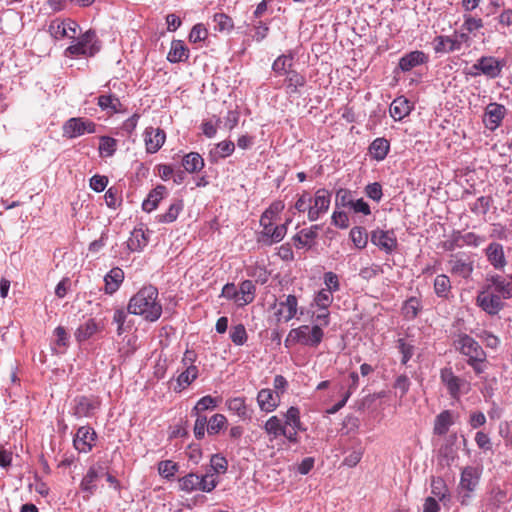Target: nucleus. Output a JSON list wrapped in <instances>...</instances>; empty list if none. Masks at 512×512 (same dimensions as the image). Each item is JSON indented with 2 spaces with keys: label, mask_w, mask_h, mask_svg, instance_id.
<instances>
[{
  "label": "nucleus",
  "mask_w": 512,
  "mask_h": 512,
  "mask_svg": "<svg viewBox=\"0 0 512 512\" xmlns=\"http://www.w3.org/2000/svg\"><path fill=\"white\" fill-rule=\"evenodd\" d=\"M487 282L486 285H492L493 292L501 295L503 299L512 297V280L507 282L500 275H492L487 278Z\"/></svg>",
  "instance_id": "nucleus-20"
},
{
  "label": "nucleus",
  "mask_w": 512,
  "mask_h": 512,
  "mask_svg": "<svg viewBox=\"0 0 512 512\" xmlns=\"http://www.w3.org/2000/svg\"><path fill=\"white\" fill-rule=\"evenodd\" d=\"M371 242L387 254L392 253V251L397 247V240L394 237L393 232L380 229L372 231Z\"/></svg>",
  "instance_id": "nucleus-14"
},
{
  "label": "nucleus",
  "mask_w": 512,
  "mask_h": 512,
  "mask_svg": "<svg viewBox=\"0 0 512 512\" xmlns=\"http://www.w3.org/2000/svg\"><path fill=\"white\" fill-rule=\"evenodd\" d=\"M64 135L69 138H75L84 133H95L96 125L94 122L84 118H70L63 126Z\"/></svg>",
  "instance_id": "nucleus-9"
},
{
  "label": "nucleus",
  "mask_w": 512,
  "mask_h": 512,
  "mask_svg": "<svg viewBox=\"0 0 512 512\" xmlns=\"http://www.w3.org/2000/svg\"><path fill=\"white\" fill-rule=\"evenodd\" d=\"M210 465H211V469L214 472L213 474L225 473L228 468V462H227L226 458L219 454L212 455V457L210 459ZM214 476L217 477L216 475H214Z\"/></svg>",
  "instance_id": "nucleus-54"
},
{
  "label": "nucleus",
  "mask_w": 512,
  "mask_h": 512,
  "mask_svg": "<svg viewBox=\"0 0 512 512\" xmlns=\"http://www.w3.org/2000/svg\"><path fill=\"white\" fill-rule=\"evenodd\" d=\"M196 417L194 425V435L197 439H202L205 435V429L208 426L207 418L204 415H194Z\"/></svg>",
  "instance_id": "nucleus-59"
},
{
  "label": "nucleus",
  "mask_w": 512,
  "mask_h": 512,
  "mask_svg": "<svg viewBox=\"0 0 512 512\" xmlns=\"http://www.w3.org/2000/svg\"><path fill=\"white\" fill-rule=\"evenodd\" d=\"M332 292L321 290L315 297L316 304L323 310H326L332 302Z\"/></svg>",
  "instance_id": "nucleus-63"
},
{
  "label": "nucleus",
  "mask_w": 512,
  "mask_h": 512,
  "mask_svg": "<svg viewBox=\"0 0 512 512\" xmlns=\"http://www.w3.org/2000/svg\"><path fill=\"white\" fill-rule=\"evenodd\" d=\"M100 471H102L101 467H90L80 483L81 490L87 492L89 496L96 490V481L100 477Z\"/></svg>",
  "instance_id": "nucleus-25"
},
{
  "label": "nucleus",
  "mask_w": 512,
  "mask_h": 512,
  "mask_svg": "<svg viewBox=\"0 0 512 512\" xmlns=\"http://www.w3.org/2000/svg\"><path fill=\"white\" fill-rule=\"evenodd\" d=\"M167 189L163 185H158L156 188L150 191L148 197L143 201L142 208L146 212L155 210L159 202L163 199Z\"/></svg>",
  "instance_id": "nucleus-24"
},
{
  "label": "nucleus",
  "mask_w": 512,
  "mask_h": 512,
  "mask_svg": "<svg viewBox=\"0 0 512 512\" xmlns=\"http://www.w3.org/2000/svg\"><path fill=\"white\" fill-rule=\"evenodd\" d=\"M428 61V56L422 51H412L403 56L399 61V67L402 71H410L414 67L424 64Z\"/></svg>",
  "instance_id": "nucleus-21"
},
{
  "label": "nucleus",
  "mask_w": 512,
  "mask_h": 512,
  "mask_svg": "<svg viewBox=\"0 0 512 512\" xmlns=\"http://www.w3.org/2000/svg\"><path fill=\"white\" fill-rule=\"evenodd\" d=\"M124 280V272L119 267L112 268L104 277L105 293L113 294L116 292Z\"/></svg>",
  "instance_id": "nucleus-22"
},
{
  "label": "nucleus",
  "mask_w": 512,
  "mask_h": 512,
  "mask_svg": "<svg viewBox=\"0 0 512 512\" xmlns=\"http://www.w3.org/2000/svg\"><path fill=\"white\" fill-rule=\"evenodd\" d=\"M166 134L160 128H147L145 130V144L148 153H156L164 144Z\"/></svg>",
  "instance_id": "nucleus-17"
},
{
  "label": "nucleus",
  "mask_w": 512,
  "mask_h": 512,
  "mask_svg": "<svg viewBox=\"0 0 512 512\" xmlns=\"http://www.w3.org/2000/svg\"><path fill=\"white\" fill-rule=\"evenodd\" d=\"M458 346L460 352L469 357L468 363L472 367H475V363L482 362L484 360L485 353L482 347L469 335L465 334L460 336Z\"/></svg>",
  "instance_id": "nucleus-6"
},
{
  "label": "nucleus",
  "mask_w": 512,
  "mask_h": 512,
  "mask_svg": "<svg viewBox=\"0 0 512 512\" xmlns=\"http://www.w3.org/2000/svg\"><path fill=\"white\" fill-rule=\"evenodd\" d=\"M207 30L202 24H196L190 31L189 40L193 43L203 41L207 37Z\"/></svg>",
  "instance_id": "nucleus-61"
},
{
  "label": "nucleus",
  "mask_w": 512,
  "mask_h": 512,
  "mask_svg": "<svg viewBox=\"0 0 512 512\" xmlns=\"http://www.w3.org/2000/svg\"><path fill=\"white\" fill-rule=\"evenodd\" d=\"M398 349L402 354L401 363L406 364L414 353V346L405 342L404 339L398 340Z\"/></svg>",
  "instance_id": "nucleus-60"
},
{
  "label": "nucleus",
  "mask_w": 512,
  "mask_h": 512,
  "mask_svg": "<svg viewBox=\"0 0 512 512\" xmlns=\"http://www.w3.org/2000/svg\"><path fill=\"white\" fill-rule=\"evenodd\" d=\"M441 380L447 386L451 396L455 397L458 395L460 379L453 374L450 368H444L441 370Z\"/></svg>",
  "instance_id": "nucleus-31"
},
{
  "label": "nucleus",
  "mask_w": 512,
  "mask_h": 512,
  "mask_svg": "<svg viewBox=\"0 0 512 512\" xmlns=\"http://www.w3.org/2000/svg\"><path fill=\"white\" fill-rule=\"evenodd\" d=\"M451 290V282L448 276L438 275L434 280V291L438 297L447 298Z\"/></svg>",
  "instance_id": "nucleus-38"
},
{
  "label": "nucleus",
  "mask_w": 512,
  "mask_h": 512,
  "mask_svg": "<svg viewBox=\"0 0 512 512\" xmlns=\"http://www.w3.org/2000/svg\"><path fill=\"white\" fill-rule=\"evenodd\" d=\"M486 256L489 263L497 270H502L507 262L503 246L498 242H492L486 248Z\"/></svg>",
  "instance_id": "nucleus-18"
},
{
  "label": "nucleus",
  "mask_w": 512,
  "mask_h": 512,
  "mask_svg": "<svg viewBox=\"0 0 512 512\" xmlns=\"http://www.w3.org/2000/svg\"><path fill=\"white\" fill-rule=\"evenodd\" d=\"M505 114V106L494 102L488 104L483 116V123L485 127L494 131L501 124Z\"/></svg>",
  "instance_id": "nucleus-11"
},
{
  "label": "nucleus",
  "mask_w": 512,
  "mask_h": 512,
  "mask_svg": "<svg viewBox=\"0 0 512 512\" xmlns=\"http://www.w3.org/2000/svg\"><path fill=\"white\" fill-rule=\"evenodd\" d=\"M431 492L433 495L438 497L441 501H443L446 498L448 489H447L446 484L442 478L438 477V478L432 479Z\"/></svg>",
  "instance_id": "nucleus-53"
},
{
  "label": "nucleus",
  "mask_w": 512,
  "mask_h": 512,
  "mask_svg": "<svg viewBox=\"0 0 512 512\" xmlns=\"http://www.w3.org/2000/svg\"><path fill=\"white\" fill-rule=\"evenodd\" d=\"M130 314L142 316L146 321L154 322L162 314V305L158 301V290L152 285L140 289L129 301Z\"/></svg>",
  "instance_id": "nucleus-1"
},
{
  "label": "nucleus",
  "mask_w": 512,
  "mask_h": 512,
  "mask_svg": "<svg viewBox=\"0 0 512 512\" xmlns=\"http://www.w3.org/2000/svg\"><path fill=\"white\" fill-rule=\"evenodd\" d=\"M292 56L290 55H281L279 56L273 63L272 65V69L274 72L278 73V74H288V71L289 70H292L291 69V66H292Z\"/></svg>",
  "instance_id": "nucleus-43"
},
{
  "label": "nucleus",
  "mask_w": 512,
  "mask_h": 512,
  "mask_svg": "<svg viewBox=\"0 0 512 512\" xmlns=\"http://www.w3.org/2000/svg\"><path fill=\"white\" fill-rule=\"evenodd\" d=\"M330 205V193L325 189H319L315 193L314 204L308 207V219L315 221L325 213Z\"/></svg>",
  "instance_id": "nucleus-12"
},
{
  "label": "nucleus",
  "mask_w": 512,
  "mask_h": 512,
  "mask_svg": "<svg viewBox=\"0 0 512 512\" xmlns=\"http://www.w3.org/2000/svg\"><path fill=\"white\" fill-rule=\"evenodd\" d=\"M230 338L235 345L241 346L247 341V333L244 325L233 326L230 331Z\"/></svg>",
  "instance_id": "nucleus-51"
},
{
  "label": "nucleus",
  "mask_w": 512,
  "mask_h": 512,
  "mask_svg": "<svg viewBox=\"0 0 512 512\" xmlns=\"http://www.w3.org/2000/svg\"><path fill=\"white\" fill-rule=\"evenodd\" d=\"M182 165L189 173H194L204 167V160L197 152H190L183 157Z\"/></svg>",
  "instance_id": "nucleus-30"
},
{
  "label": "nucleus",
  "mask_w": 512,
  "mask_h": 512,
  "mask_svg": "<svg viewBox=\"0 0 512 512\" xmlns=\"http://www.w3.org/2000/svg\"><path fill=\"white\" fill-rule=\"evenodd\" d=\"M452 274L462 278H469L473 272V261L454 258L449 261Z\"/></svg>",
  "instance_id": "nucleus-23"
},
{
  "label": "nucleus",
  "mask_w": 512,
  "mask_h": 512,
  "mask_svg": "<svg viewBox=\"0 0 512 512\" xmlns=\"http://www.w3.org/2000/svg\"><path fill=\"white\" fill-rule=\"evenodd\" d=\"M410 111V102L404 97L396 98L390 105V114L395 120L403 119Z\"/></svg>",
  "instance_id": "nucleus-28"
},
{
  "label": "nucleus",
  "mask_w": 512,
  "mask_h": 512,
  "mask_svg": "<svg viewBox=\"0 0 512 512\" xmlns=\"http://www.w3.org/2000/svg\"><path fill=\"white\" fill-rule=\"evenodd\" d=\"M255 285L251 280H245L239 287V306L247 305L253 302L255 298Z\"/></svg>",
  "instance_id": "nucleus-32"
},
{
  "label": "nucleus",
  "mask_w": 512,
  "mask_h": 512,
  "mask_svg": "<svg viewBox=\"0 0 512 512\" xmlns=\"http://www.w3.org/2000/svg\"><path fill=\"white\" fill-rule=\"evenodd\" d=\"M435 41L437 42L435 46V51L437 53L453 52L455 50H459L461 46V43L459 41L453 40L445 36H438L436 37Z\"/></svg>",
  "instance_id": "nucleus-36"
},
{
  "label": "nucleus",
  "mask_w": 512,
  "mask_h": 512,
  "mask_svg": "<svg viewBox=\"0 0 512 512\" xmlns=\"http://www.w3.org/2000/svg\"><path fill=\"white\" fill-rule=\"evenodd\" d=\"M116 140L108 136L100 138L99 151L105 156H112L115 152Z\"/></svg>",
  "instance_id": "nucleus-55"
},
{
  "label": "nucleus",
  "mask_w": 512,
  "mask_h": 512,
  "mask_svg": "<svg viewBox=\"0 0 512 512\" xmlns=\"http://www.w3.org/2000/svg\"><path fill=\"white\" fill-rule=\"evenodd\" d=\"M265 431L268 434L277 437L281 434H285V426H283L277 416L270 417L265 423Z\"/></svg>",
  "instance_id": "nucleus-48"
},
{
  "label": "nucleus",
  "mask_w": 512,
  "mask_h": 512,
  "mask_svg": "<svg viewBox=\"0 0 512 512\" xmlns=\"http://www.w3.org/2000/svg\"><path fill=\"white\" fill-rule=\"evenodd\" d=\"M183 201L182 200H176L174 203H172L168 209V211L164 214H161L158 216V222L160 223H172L174 222L180 211L183 209Z\"/></svg>",
  "instance_id": "nucleus-39"
},
{
  "label": "nucleus",
  "mask_w": 512,
  "mask_h": 512,
  "mask_svg": "<svg viewBox=\"0 0 512 512\" xmlns=\"http://www.w3.org/2000/svg\"><path fill=\"white\" fill-rule=\"evenodd\" d=\"M217 402V399L210 395L204 396L198 400L191 411V415H198L201 414L202 411L214 409L217 406Z\"/></svg>",
  "instance_id": "nucleus-44"
},
{
  "label": "nucleus",
  "mask_w": 512,
  "mask_h": 512,
  "mask_svg": "<svg viewBox=\"0 0 512 512\" xmlns=\"http://www.w3.org/2000/svg\"><path fill=\"white\" fill-rule=\"evenodd\" d=\"M353 197L351 191L347 189H339L336 193V205L342 207H351L353 203Z\"/></svg>",
  "instance_id": "nucleus-58"
},
{
  "label": "nucleus",
  "mask_w": 512,
  "mask_h": 512,
  "mask_svg": "<svg viewBox=\"0 0 512 512\" xmlns=\"http://www.w3.org/2000/svg\"><path fill=\"white\" fill-rule=\"evenodd\" d=\"M98 105L102 110L111 109L113 112H118L121 105L120 100L115 95H101L98 97Z\"/></svg>",
  "instance_id": "nucleus-46"
},
{
  "label": "nucleus",
  "mask_w": 512,
  "mask_h": 512,
  "mask_svg": "<svg viewBox=\"0 0 512 512\" xmlns=\"http://www.w3.org/2000/svg\"><path fill=\"white\" fill-rule=\"evenodd\" d=\"M503 67V61L492 56H483L473 64L472 68L478 72L472 73V75L476 76L481 72L485 76L494 79L500 76Z\"/></svg>",
  "instance_id": "nucleus-8"
},
{
  "label": "nucleus",
  "mask_w": 512,
  "mask_h": 512,
  "mask_svg": "<svg viewBox=\"0 0 512 512\" xmlns=\"http://www.w3.org/2000/svg\"><path fill=\"white\" fill-rule=\"evenodd\" d=\"M257 402L262 411L272 412L279 405V395L271 389H261L257 395Z\"/></svg>",
  "instance_id": "nucleus-19"
},
{
  "label": "nucleus",
  "mask_w": 512,
  "mask_h": 512,
  "mask_svg": "<svg viewBox=\"0 0 512 512\" xmlns=\"http://www.w3.org/2000/svg\"><path fill=\"white\" fill-rule=\"evenodd\" d=\"M402 310L405 318L410 320L416 318L421 310L420 300L416 297H410L405 301Z\"/></svg>",
  "instance_id": "nucleus-41"
},
{
  "label": "nucleus",
  "mask_w": 512,
  "mask_h": 512,
  "mask_svg": "<svg viewBox=\"0 0 512 512\" xmlns=\"http://www.w3.org/2000/svg\"><path fill=\"white\" fill-rule=\"evenodd\" d=\"M215 29L220 32H229L233 28L232 19L224 13H216L213 17Z\"/></svg>",
  "instance_id": "nucleus-47"
},
{
  "label": "nucleus",
  "mask_w": 512,
  "mask_h": 512,
  "mask_svg": "<svg viewBox=\"0 0 512 512\" xmlns=\"http://www.w3.org/2000/svg\"><path fill=\"white\" fill-rule=\"evenodd\" d=\"M285 424L290 425L293 427V429H300L301 428V421H300V412L299 409L296 407H290L286 414H285Z\"/></svg>",
  "instance_id": "nucleus-56"
},
{
  "label": "nucleus",
  "mask_w": 512,
  "mask_h": 512,
  "mask_svg": "<svg viewBox=\"0 0 512 512\" xmlns=\"http://www.w3.org/2000/svg\"><path fill=\"white\" fill-rule=\"evenodd\" d=\"M235 144L232 141H222L217 144L216 151L213 153L211 152V155L214 156L217 154L221 158H225L229 155H231L234 152Z\"/></svg>",
  "instance_id": "nucleus-57"
},
{
  "label": "nucleus",
  "mask_w": 512,
  "mask_h": 512,
  "mask_svg": "<svg viewBox=\"0 0 512 512\" xmlns=\"http://www.w3.org/2000/svg\"><path fill=\"white\" fill-rule=\"evenodd\" d=\"M350 237L354 245L359 248L363 249L367 245L368 241V235L363 227H353L350 231Z\"/></svg>",
  "instance_id": "nucleus-42"
},
{
  "label": "nucleus",
  "mask_w": 512,
  "mask_h": 512,
  "mask_svg": "<svg viewBox=\"0 0 512 512\" xmlns=\"http://www.w3.org/2000/svg\"><path fill=\"white\" fill-rule=\"evenodd\" d=\"M381 272H382V269L379 265H371V266L362 268L359 272V276L362 279L369 281V280L375 278Z\"/></svg>",
  "instance_id": "nucleus-62"
},
{
  "label": "nucleus",
  "mask_w": 512,
  "mask_h": 512,
  "mask_svg": "<svg viewBox=\"0 0 512 512\" xmlns=\"http://www.w3.org/2000/svg\"><path fill=\"white\" fill-rule=\"evenodd\" d=\"M366 195L372 200L379 201L382 197V187L379 183L368 184L365 188Z\"/></svg>",
  "instance_id": "nucleus-64"
},
{
  "label": "nucleus",
  "mask_w": 512,
  "mask_h": 512,
  "mask_svg": "<svg viewBox=\"0 0 512 512\" xmlns=\"http://www.w3.org/2000/svg\"><path fill=\"white\" fill-rule=\"evenodd\" d=\"M318 225H313L309 229H302L298 234L293 237L294 245L297 248L311 246V241L317 237Z\"/></svg>",
  "instance_id": "nucleus-29"
},
{
  "label": "nucleus",
  "mask_w": 512,
  "mask_h": 512,
  "mask_svg": "<svg viewBox=\"0 0 512 512\" xmlns=\"http://www.w3.org/2000/svg\"><path fill=\"white\" fill-rule=\"evenodd\" d=\"M297 305L298 301L294 295H288L284 301H280L279 308L275 312L277 321H290L296 315Z\"/></svg>",
  "instance_id": "nucleus-16"
},
{
  "label": "nucleus",
  "mask_w": 512,
  "mask_h": 512,
  "mask_svg": "<svg viewBox=\"0 0 512 512\" xmlns=\"http://www.w3.org/2000/svg\"><path fill=\"white\" fill-rule=\"evenodd\" d=\"M189 57V51L181 40H173L171 43V49L168 53L167 59L171 63H177L187 60Z\"/></svg>",
  "instance_id": "nucleus-26"
},
{
  "label": "nucleus",
  "mask_w": 512,
  "mask_h": 512,
  "mask_svg": "<svg viewBox=\"0 0 512 512\" xmlns=\"http://www.w3.org/2000/svg\"><path fill=\"white\" fill-rule=\"evenodd\" d=\"M73 415L76 418L91 417L98 408L99 403L96 399L86 396H79L74 399Z\"/></svg>",
  "instance_id": "nucleus-15"
},
{
  "label": "nucleus",
  "mask_w": 512,
  "mask_h": 512,
  "mask_svg": "<svg viewBox=\"0 0 512 512\" xmlns=\"http://www.w3.org/2000/svg\"><path fill=\"white\" fill-rule=\"evenodd\" d=\"M97 331V324L94 319H88L84 324L80 325L75 332L77 341L82 342L90 338Z\"/></svg>",
  "instance_id": "nucleus-37"
},
{
  "label": "nucleus",
  "mask_w": 512,
  "mask_h": 512,
  "mask_svg": "<svg viewBox=\"0 0 512 512\" xmlns=\"http://www.w3.org/2000/svg\"><path fill=\"white\" fill-rule=\"evenodd\" d=\"M95 439V431L89 426H82L77 430L73 444L79 452L87 453L91 451Z\"/></svg>",
  "instance_id": "nucleus-13"
},
{
  "label": "nucleus",
  "mask_w": 512,
  "mask_h": 512,
  "mask_svg": "<svg viewBox=\"0 0 512 512\" xmlns=\"http://www.w3.org/2000/svg\"><path fill=\"white\" fill-rule=\"evenodd\" d=\"M452 424V416L450 411L445 410L441 412L435 420L434 433L437 435H444L448 432L450 425Z\"/></svg>",
  "instance_id": "nucleus-35"
},
{
  "label": "nucleus",
  "mask_w": 512,
  "mask_h": 512,
  "mask_svg": "<svg viewBox=\"0 0 512 512\" xmlns=\"http://www.w3.org/2000/svg\"><path fill=\"white\" fill-rule=\"evenodd\" d=\"M266 220H268V217L266 216L265 213L260 220L261 225L263 226V242L266 245H272L273 243L280 242L286 235V224L274 226L272 223L266 222Z\"/></svg>",
  "instance_id": "nucleus-10"
},
{
  "label": "nucleus",
  "mask_w": 512,
  "mask_h": 512,
  "mask_svg": "<svg viewBox=\"0 0 512 512\" xmlns=\"http://www.w3.org/2000/svg\"><path fill=\"white\" fill-rule=\"evenodd\" d=\"M197 367L194 365L187 366L186 370L183 371L177 379V382L180 386L182 385H190L197 378Z\"/></svg>",
  "instance_id": "nucleus-52"
},
{
  "label": "nucleus",
  "mask_w": 512,
  "mask_h": 512,
  "mask_svg": "<svg viewBox=\"0 0 512 512\" xmlns=\"http://www.w3.org/2000/svg\"><path fill=\"white\" fill-rule=\"evenodd\" d=\"M227 419L223 414H215L208 421L207 432L212 434H217L226 424Z\"/></svg>",
  "instance_id": "nucleus-50"
},
{
  "label": "nucleus",
  "mask_w": 512,
  "mask_h": 512,
  "mask_svg": "<svg viewBox=\"0 0 512 512\" xmlns=\"http://www.w3.org/2000/svg\"><path fill=\"white\" fill-rule=\"evenodd\" d=\"M100 50L94 30H88L65 50V56H94Z\"/></svg>",
  "instance_id": "nucleus-4"
},
{
  "label": "nucleus",
  "mask_w": 512,
  "mask_h": 512,
  "mask_svg": "<svg viewBox=\"0 0 512 512\" xmlns=\"http://www.w3.org/2000/svg\"><path fill=\"white\" fill-rule=\"evenodd\" d=\"M324 337V332L319 325L310 327L302 325L298 328L292 329L286 339V343L293 341L301 343L305 346L317 347Z\"/></svg>",
  "instance_id": "nucleus-3"
},
{
  "label": "nucleus",
  "mask_w": 512,
  "mask_h": 512,
  "mask_svg": "<svg viewBox=\"0 0 512 512\" xmlns=\"http://www.w3.org/2000/svg\"><path fill=\"white\" fill-rule=\"evenodd\" d=\"M227 407L230 411L236 413L239 417L247 418V408L244 398L236 397L227 401Z\"/></svg>",
  "instance_id": "nucleus-45"
},
{
  "label": "nucleus",
  "mask_w": 512,
  "mask_h": 512,
  "mask_svg": "<svg viewBox=\"0 0 512 512\" xmlns=\"http://www.w3.org/2000/svg\"><path fill=\"white\" fill-rule=\"evenodd\" d=\"M178 470V465L171 460H164L158 463L159 474L166 478L171 479Z\"/></svg>",
  "instance_id": "nucleus-49"
},
{
  "label": "nucleus",
  "mask_w": 512,
  "mask_h": 512,
  "mask_svg": "<svg viewBox=\"0 0 512 512\" xmlns=\"http://www.w3.org/2000/svg\"><path fill=\"white\" fill-rule=\"evenodd\" d=\"M478 475L476 469L473 467H466L461 473L459 484V498L462 505H467L471 496L478 484Z\"/></svg>",
  "instance_id": "nucleus-7"
},
{
  "label": "nucleus",
  "mask_w": 512,
  "mask_h": 512,
  "mask_svg": "<svg viewBox=\"0 0 512 512\" xmlns=\"http://www.w3.org/2000/svg\"><path fill=\"white\" fill-rule=\"evenodd\" d=\"M48 32L54 39H62L64 37H67V35H70L66 28V20H53L49 24Z\"/></svg>",
  "instance_id": "nucleus-40"
},
{
  "label": "nucleus",
  "mask_w": 512,
  "mask_h": 512,
  "mask_svg": "<svg viewBox=\"0 0 512 512\" xmlns=\"http://www.w3.org/2000/svg\"><path fill=\"white\" fill-rule=\"evenodd\" d=\"M148 243V238L142 229H134L127 246L131 251L142 250Z\"/></svg>",
  "instance_id": "nucleus-34"
},
{
  "label": "nucleus",
  "mask_w": 512,
  "mask_h": 512,
  "mask_svg": "<svg viewBox=\"0 0 512 512\" xmlns=\"http://www.w3.org/2000/svg\"><path fill=\"white\" fill-rule=\"evenodd\" d=\"M178 482L182 491L190 493L196 490H200L202 492L209 493L216 488L218 484V478L210 472H207L202 476L191 472L179 478Z\"/></svg>",
  "instance_id": "nucleus-2"
},
{
  "label": "nucleus",
  "mask_w": 512,
  "mask_h": 512,
  "mask_svg": "<svg viewBox=\"0 0 512 512\" xmlns=\"http://www.w3.org/2000/svg\"><path fill=\"white\" fill-rule=\"evenodd\" d=\"M389 147V142L386 139L377 138L369 146V153L374 159L380 161L387 156Z\"/></svg>",
  "instance_id": "nucleus-33"
},
{
  "label": "nucleus",
  "mask_w": 512,
  "mask_h": 512,
  "mask_svg": "<svg viewBox=\"0 0 512 512\" xmlns=\"http://www.w3.org/2000/svg\"><path fill=\"white\" fill-rule=\"evenodd\" d=\"M306 78L295 70H289L285 78V85L288 94H298L299 88L305 86Z\"/></svg>",
  "instance_id": "nucleus-27"
},
{
  "label": "nucleus",
  "mask_w": 512,
  "mask_h": 512,
  "mask_svg": "<svg viewBox=\"0 0 512 512\" xmlns=\"http://www.w3.org/2000/svg\"><path fill=\"white\" fill-rule=\"evenodd\" d=\"M502 296L492 290V285H484L476 297V304L488 315H497L503 308Z\"/></svg>",
  "instance_id": "nucleus-5"
}]
</instances>
